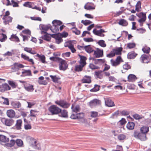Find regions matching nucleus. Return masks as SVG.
<instances>
[{
    "label": "nucleus",
    "mask_w": 151,
    "mask_h": 151,
    "mask_svg": "<svg viewBox=\"0 0 151 151\" xmlns=\"http://www.w3.org/2000/svg\"><path fill=\"white\" fill-rule=\"evenodd\" d=\"M78 55L80 58L78 61L80 64L76 65L74 70L76 72H80L82 70L83 67L85 66V56L80 55Z\"/></svg>",
    "instance_id": "nucleus-1"
},
{
    "label": "nucleus",
    "mask_w": 151,
    "mask_h": 151,
    "mask_svg": "<svg viewBox=\"0 0 151 151\" xmlns=\"http://www.w3.org/2000/svg\"><path fill=\"white\" fill-rule=\"evenodd\" d=\"M52 27L51 29V31L54 33H56L59 31V27L62 24V22L60 21L54 20L52 22Z\"/></svg>",
    "instance_id": "nucleus-2"
},
{
    "label": "nucleus",
    "mask_w": 151,
    "mask_h": 151,
    "mask_svg": "<svg viewBox=\"0 0 151 151\" xmlns=\"http://www.w3.org/2000/svg\"><path fill=\"white\" fill-rule=\"evenodd\" d=\"M10 14L9 12V11H7L3 16L2 19L3 20V22L5 25L9 24V23L12 22L13 18L9 16Z\"/></svg>",
    "instance_id": "nucleus-3"
},
{
    "label": "nucleus",
    "mask_w": 151,
    "mask_h": 151,
    "mask_svg": "<svg viewBox=\"0 0 151 151\" xmlns=\"http://www.w3.org/2000/svg\"><path fill=\"white\" fill-rule=\"evenodd\" d=\"M134 136L135 138L138 139L142 141H145L147 139L145 134L135 131L134 133Z\"/></svg>",
    "instance_id": "nucleus-4"
},
{
    "label": "nucleus",
    "mask_w": 151,
    "mask_h": 151,
    "mask_svg": "<svg viewBox=\"0 0 151 151\" xmlns=\"http://www.w3.org/2000/svg\"><path fill=\"white\" fill-rule=\"evenodd\" d=\"M48 110L52 115L58 114L61 111V109L55 105L50 106Z\"/></svg>",
    "instance_id": "nucleus-5"
},
{
    "label": "nucleus",
    "mask_w": 151,
    "mask_h": 151,
    "mask_svg": "<svg viewBox=\"0 0 151 151\" xmlns=\"http://www.w3.org/2000/svg\"><path fill=\"white\" fill-rule=\"evenodd\" d=\"M137 16L140 18L138 21L140 23V25L142 26L143 23L145 21L146 19V14L143 12H140L138 14H136Z\"/></svg>",
    "instance_id": "nucleus-6"
},
{
    "label": "nucleus",
    "mask_w": 151,
    "mask_h": 151,
    "mask_svg": "<svg viewBox=\"0 0 151 151\" xmlns=\"http://www.w3.org/2000/svg\"><path fill=\"white\" fill-rule=\"evenodd\" d=\"M55 103L60 107L64 108H68L70 105L69 103L64 100H61L60 101H56Z\"/></svg>",
    "instance_id": "nucleus-7"
},
{
    "label": "nucleus",
    "mask_w": 151,
    "mask_h": 151,
    "mask_svg": "<svg viewBox=\"0 0 151 151\" xmlns=\"http://www.w3.org/2000/svg\"><path fill=\"white\" fill-rule=\"evenodd\" d=\"M1 121L4 124L9 127L11 126L14 123V120L13 119L5 118H2Z\"/></svg>",
    "instance_id": "nucleus-8"
},
{
    "label": "nucleus",
    "mask_w": 151,
    "mask_h": 151,
    "mask_svg": "<svg viewBox=\"0 0 151 151\" xmlns=\"http://www.w3.org/2000/svg\"><path fill=\"white\" fill-rule=\"evenodd\" d=\"M59 68L60 70H65L68 67V65L66 61L64 60H63L61 58V60H59Z\"/></svg>",
    "instance_id": "nucleus-9"
},
{
    "label": "nucleus",
    "mask_w": 151,
    "mask_h": 151,
    "mask_svg": "<svg viewBox=\"0 0 151 151\" xmlns=\"http://www.w3.org/2000/svg\"><path fill=\"white\" fill-rule=\"evenodd\" d=\"M24 65L22 64L18 63H14L12 67L11 68L12 71L15 72L18 71L20 68H23L24 67Z\"/></svg>",
    "instance_id": "nucleus-10"
},
{
    "label": "nucleus",
    "mask_w": 151,
    "mask_h": 151,
    "mask_svg": "<svg viewBox=\"0 0 151 151\" xmlns=\"http://www.w3.org/2000/svg\"><path fill=\"white\" fill-rule=\"evenodd\" d=\"M94 56L96 58L102 57L103 56V50H101L99 48L97 49L96 50L94 51Z\"/></svg>",
    "instance_id": "nucleus-11"
},
{
    "label": "nucleus",
    "mask_w": 151,
    "mask_h": 151,
    "mask_svg": "<svg viewBox=\"0 0 151 151\" xmlns=\"http://www.w3.org/2000/svg\"><path fill=\"white\" fill-rule=\"evenodd\" d=\"M11 87L6 83L0 85V91L4 92L10 90Z\"/></svg>",
    "instance_id": "nucleus-12"
},
{
    "label": "nucleus",
    "mask_w": 151,
    "mask_h": 151,
    "mask_svg": "<svg viewBox=\"0 0 151 151\" xmlns=\"http://www.w3.org/2000/svg\"><path fill=\"white\" fill-rule=\"evenodd\" d=\"M100 101L97 99H94L90 101L89 103V105L92 108L94 106L99 105L100 103Z\"/></svg>",
    "instance_id": "nucleus-13"
},
{
    "label": "nucleus",
    "mask_w": 151,
    "mask_h": 151,
    "mask_svg": "<svg viewBox=\"0 0 151 151\" xmlns=\"http://www.w3.org/2000/svg\"><path fill=\"white\" fill-rule=\"evenodd\" d=\"M104 32H105V31L103 29H101L99 30H97L96 29H95L93 30V32L94 34L100 37L104 36V35L103 34Z\"/></svg>",
    "instance_id": "nucleus-14"
},
{
    "label": "nucleus",
    "mask_w": 151,
    "mask_h": 151,
    "mask_svg": "<svg viewBox=\"0 0 151 151\" xmlns=\"http://www.w3.org/2000/svg\"><path fill=\"white\" fill-rule=\"evenodd\" d=\"M105 105L108 107H112L114 106V104L110 98H104Z\"/></svg>",
    "instance_id": "nucleus-15"
},
{
    "label": "nucleus",
    "mask_w": 151,
    "mask_h": 151,
    "mask_svg": "<svg viewBox=\"0 0 151 151\" xmlns=\"http://www.w3.org/2000/svg\"><path fill=\"white\" fill-rule=\"evenodd\" d=\"M22 32L24 34L26 35H23V38H29L30 37L31 38H34L31 36V31L28 29H25L24 30H23Z\"/></svg>",
    "instance_id": "nucleus-16"
},
{
    "label": "nucleus",
    "mask_w": 151,
    "mask_h": 151,
    "mask_svg": "<svg viewBox=\"0 0 151 151\" xmlns=\"http://www.w3.org/2000/svg\"><path fill=\"white\" fill-rule=\"evenodd\" d=\"M22 124V121L21 119H19L17 121L15 126L13 127L17 130H20L21 129V127Z\"/></svg>",
    "instance_id": "nucleus-17"
},
{
    "label": "nucleus",
    "mask_w": 151,
    "mask_h": 151,
    "mask_svg": "<svg viewBox=\"0 0 151 151\" xmlns=\"http://www.w3.org/2000/svg\"><path fill=\"white\" fill-rule=\"evenodd\" d=\"M68 33L65 31L63 32L62 33H58L55 34V37L57 38L66 37L68 35Z\"/></svg>",
    "instance_id": "nucleus-18"
},
{
    "label": "nucleus",
    "mask_w": 151,
    "mask_h": 151,
    "mask_svg": "<svg viewBox=\"0 0 151 151\" xmlns=\"http://www.w3.org/2000/svg\"><path fill=\"white\" fill-rule=\"evenodd\" d=\"M93 60L94 61V63L95 64L97 65L100 66L102 64L104 63L105 61V60L104 59H93Z\"/></svg>",
    "instance_id": "nucleus-19"
},
{
    "label": "nucleus",
    "mask_w": 151,
    "mask_h": 151,
    "mask_svg": "<svg viewBox=\"0 0 151 151\" xmlns=\"http://www.w3.org/2000/svg\"><path fill=\"white\" fill-rule=\"evenodd\" d=\"M28 140L30 145L33 147L37 143V141L35 139L32 137H29L28 138Z\"/></svg>",
    "instance_id": "nucleus-20"
},
{
    "label": "nucleus",
    "mask_w": 151,
    "mask_h": 151,
    "mask_svg": "<svg viewBox=\"0 0 151 151\" xmlns=\"http://www.w3.org/2000/svg\"><path fill=\"white\" fill-rule=\"evenodd\" d=\"M6 114L8 117L12 118L15 116V113L13 110L10 109L7 111Z\"/></svg>",
    "instance_id": "nucleus-21"
},
{
    "label": "nucleus",
    "mask_w": 151,
    "mask_h": 151,
    "mask_svg": "<svg viewBox=\"0 0 151 151\" xmlns=\"http://www.w3.org/2000/svg\"><path fill=\"white\" fill-rule=\"evenodd\" d=\"M58 114L59 116L60 117L64 118H67L68 117V112L65 110L62 111L61 110V111Z\"/></svg>",
    "instance_id": "nucleus-22"
},
{
    "label": "nucleus",
    "mask_w": 151,
    "mask_h": 151,
    "mask_svg": "<svg viewBox=\"0 0 151 151\" xmlns=\"http://www.w3.org/2000/svg\"><path fill=\"white\" fill-rule=\"evenodd\" d=\"M24 88L26 91L29 92H32L34 90L33 86L29 84L24 85Z\"/></svg>",
    "instance_id": "nucleus-23"
},
{
    "label": "nucleus",
    "mask_w": 151,
    "mask_h": 151,
    "mask_svg": "<svg viewBox=\"0 0 151 151\" xmlns=\"http://www.w3.org/2000/svg\"><path fill=\"white\" fill-rule=\"evenodd\" d=\"M137 78L136 76L134 74H130L128 76V80L129 82H134L135 81Z\"/></svg>",
    "instance_id": "nucleus-24"
},
{
    "label": "nucleus",
    "mask_w": 151,
    "mask_h": 151,
    "mask_svg": "<svg viewBox=\"0 0 151 151\" xmlns=\"http://www.w3.org/2000/svg\"><path fill=\"white\" fill-rule=\"evenodd\" d=\"M118 24L122 26H126L128 25V24L127 21L124 19H120L118 22Z\"/></svg>",
    "instance_id": "nucleus-25"
},
{
    "label": "nucleus",
    "mask_w": 151,
    "mask_h": 151,
    "mask_svg": "<svg viewBox=\"0 0 151 151\" xmlns=\"http://www.w3.org/2000/svg\"><path fill=\"white\" fill-rule=\"evenodd\" d=\"M95 6L93 3H91L90 4H86V9L91 10L95 9Z\"/></svg>",
    "instance_id": "nucleus-26"
},
{
    "label": "nucleus",
    "mask_w": 151,
    "mask_h": 151,
    "mask_svg": "<svg viewBox=\"0 0 151 151\" xmlns=\"http://www.w3.org/2000/svg\"><path fill=\"white\" fill-rule=\"evenodd\" d=\"M71 109L73 111L76 113L80 111L81 109L79 106L77 105L76 106H74L73 104L72 105Z\"/></svg>",
    "instance_id": "nucleus-27"
},
{
    "label": "nucleus",
    "mask_w": 151,
    "mask_h": 151,
    "mask_svg": "<svg viewBox=\"0 0 151 151\" xmlns=\"http://www.w3.org/2000/svg\"><path fill=\"white\" fill-rule=\"evenodd\" d=\"M135 126V124L132 122H129L127 125V129L129 130L134 129Z\"/></svg>",
    "instance_id": "nucleus-28"
},
{
    "label": "nucleus",
    "mask_w": 151,
    "mask_h": 151,
    "mask_svg": "<svg viewBox=\"0 0 151 151\" xmlns=\"http://www.w3.org/2000/svg\"><path fill=\"white\" fill-rule=\"evenodd\" d=\"M9 141V139L6 136L2 135H0V141L6 142Z\"/></svg>",
    "instance_id": "nucleus-29"
},
{
    "label": "nucleus",
    "mask_w": 151,
    "mask_h": 151,
    "mask_svg": "<svg viewBox=\"0 0 151 151\" xmlns=\"http://www.w3.org/2000/svg\"><path fill=\"white\" fill-rule=\"evenodd\" d=\"M122 48L121 47H118L116 49H115L113 50V51L114 53V55H119L121 54V51H122Z\"/></svg>",
    "instance_id": "nucleus-30"
},
{
    "label": "nucleus",
    "mask_w": 151,
    "mask_h": 151,
    "mask_svg": "<svg viewBox=\"0 0 151 151\" xmlns=\"http://www.w3.org/2000/svg\"><path fill=\"white\" fill-rule=\"evenodd\" d=\"M148 58V56L147 55L144 54L141 56L140 59L142 63H147L149 62V60H147V61H145V60Z\"/></svg>",
    "instance_id": "nucleus-31"
},
{
    "label": "nucleus",
    "mask_w": 151,
    "mask_h": 151,
    "mask_svg": "<svg viewBox=\"0 0 151 151\" xmlns=\"http://www.w3.org/2000/svg\"><path fill=\"white\" fill-rule=\"evenodd\" d=\"M137 55V54L134 52H130L128 54L127 58L129 59H134L136 57Z\"/></svg>",
    "instance_id": "nucleus-32"
},
{
    "label": "nucleus",
    "mask_w": 151,
    "mask_h": 151,
    "mask_svg": "<svg viewBox=\"0 0 151 151\" xmlns=\"http://www.w3.org/2000/svg\"><path fill=\"white\" fill-rule=\"evenodd\" d=\"M102 72V71L99 70L96 71L94 72V75L95 76H96V78H99L100 79L102 78L103 76L101 74V73Z\"/></svg>",
    "instance_id": "nucleus-33"
},
{
    "label": "nucleus",
    "mask_w": 151,
    "mask_h": 151,
    "mask_svg": "<svg viewBox=\"0 0 151 151\" xmlns=\"http://www.w3.org/2000/svg\"><path fill=\"white\" fill-rule=\"evenodd\" d=\"M141 2L140 1H138L135 6V10L137 12H140L141 11Z\"/></svg>",
    "instance_id": "nucleus-34"
},
{
    "label": "nucleus",
    "mask_w": 151,
    "mask_h": 151,
    "mask_svg": "<svg viewBox=\"0 0 151 151\" xmlns=\"http://www.w3.org/2000/svg\"><path fill=\"white\" fill-rule=\"evenodd\" d=\"M94 50L90 45H86V51L89 53L94 51Z\"/></svg>",
    "instance_id": "nucleus-35"
},
{
    "label": "nucleus",
    "mask_w": 151,
    "mask_h": 151,
    "mask_svg": "<svg viewBox=\"0 0 151 151\" xmlns=\"http://www.w3.org/2000/svg\"><path fill=\"white\" fill-rule=\"evenodd\" d=\"M76 42L75 40H69L65 43L64 46L65 47H69L70 45L76 43Z\"/></svg>",
    "instance_id": "nucleus-36"
},
{
    "label": "nucleus",
    "mask_w": 151,
    "mask_h": 151,
    "mask_svg": "<svg viewBox=\"0 0 151 151\" xmlns=\"http://www.w3.org/2000/svg\"><path fill=\"white\" fill-rule=\"evenodd\" d=\"M141 133L146 134L149 131V127H142L140 129Z\"/></svg>",
    "instance_id": "nucleus-37"
},
{
    "label": "nucleus",
    "mask_w": 151,
    "mask_h": 151,
    "mask_svg": "<svg viewBox=\"0 0 151 151\" xmlns=\"http://www.w3.org/2000/svg\"><path fill=\"white\" fill-rule=\"evenodd\" d=\"M24 51L32 54H35L36 53V52L35 51L32 50L31 48L26 47L24 48Z\"/></svg>",
    "instance_id": "nucleus-38"
},
{
    "label": "nucleus",
    "mask_w": 151,
    "mask_h": 151,
    "mask_svg": "<svg viewBox=\"0 0 151 151\" xmlns=\"http://www.w3.org/2000/svg\"><path fill=\"white\" fill-rule=\"evenodd\" d=\"M23 71L22 72V74L24 75V76H32L31 71L30 70H23Z\"/></svg>",
    "instance_id": "nucleus-39"
},
{
    "label": "nucleus",
    "mask_w": 151,
    "mask_h": 151,
    "mask_svg": "<svg viewBox=\"0 0 151 151\" xmlns=\"http://www.w3.org/2000/svg\"><path fill=\"white\" fill-rule=\"evenodd\" d=\"M89 68L92 69H98L100 68V67L97 65H94L93 64L90 63L89 65Z\"/></svg>",
    "instance_id": "nucleus-40"
},
{
    "label": "nucleus",
    "mask_w": 151,
    "mask_h": 151,
    "mask_svg": "<svg viewBox=\"0 0 151 151\" xmlns=\"http://www.w3.org/2000/svg\"><path fill=\"white\" fill-rule=\"evenodd\" d=\"M100 87L99 86L96 84L94 85V87L91 89L90 91L92 92L97 91L99 90Z\"/></svg>",
    "instance_id": "nucleus-41"
},
{
    "label": "nucleus",
    "mask_w": 151,
    "mask_h": 151,
    "mask_svg": "<svg viewBox=\"0 0 151 151\" xmlns=\"http://www.w3.org/2000/svg\"><path fill=\"white\" fill-rule=\"evenodd\" d=\"M50 77L52 79V81L54 82L55 83L57 82L58 81V80L60 79V78L57 77L56 76H53L52 75H50Z\"/></svg>",
    "instance_id": "nucleus-42"
},
{
    "label": "nucleus",
    "mask_w": 151,
    "mask_h": 151,
    "mask_svg": "<svg viewBox=\"0 0 151 151\" xmlns=\"http://www.w3.org/2000/svg\"><path fill=\"white\" fill-rule=\"evenodd\" d=\"M42 33L44 34V38H50V35L53 38H55V34L50 35L47 33L45 32L42 31Z\"/></svg>",
    "instance_id": "nucleus-43"
},
{
    "label": "nucleus",
    "mask_w": 151,
    "mask_h": 151,
    "mask_svg": "<svg viewBox=\"0 0 151 151\" xmlns=\"http://www.w3.org/2000/svg\"><path fill=\"white\" fill-rule=\"evenodd\" d=\"M52 26L50 24H48L46 25L43 26L42 27V29L45 31H47L48 29H50L51 30V29Z\"/></svg>",
    "instance_id": "nucleus-44"
},
{
    "label": "nucleus",
    "mask_w": 151,
    "mask_h": 151,
    "mask_svg": "<svg viewBox=\"0 0 151 151\" xmlns=\"http://www.w3.org/2000/svg\"><path fill=\"white\" fill-rule=\"evenodd\" d=\"M15 143H16V142L14 140L12 139L10 140V143L6 144V145L7 147H11L13 146Z\"/></svg>",
    "instance_id": "nucleus-45"
},
{
    "label": "nucleus",
    "mask_w": 151,
    "mask_h": 151,
    "mask_svg": "<svg viewBox=\"0 0 151 151\" xmlns=\"http://www.w3.org/2000/svg\"><path fill=\"white\" fill-rule=\"evenodd\" d=\"M98 43L99 45L103 47H105L106 46L104 41L103 40H99Z\"/></svg>",
    "instance_id": "nucleus-46"
},
{
    "label": "nucleus",
    "mask_w": 151,
    "mask_h": 151,
    "mask_svg": "<svg viewBox=\"0 0 151 151\" xmlns=\"http://www.w3.org/2000/svg\"><path fill=\"white\" fill-rule=\"evenodd\" d=\"M8 83L13 88H15L17 86V84L13 81H8Z\"/></svg>",
    "instance_id": "nucleus-47"
},
{
    "label": "nucleus",
    "mask_w": 151,
    "mask_h": 151,
    "mask_svg": "<svg viewBox=\"0 0 151 151\" xmlns=\"http://www.w3.org/2000/svg\"><path fill=\"white\" fill-rule=\"evenodd\" d=\"M126 136L124 134H120L118 136V139L120 141L123 140L126 138Z\"/></svg>",
    "instance_id": "nucleus-48"
},
{
    "label": "nucleus",
    "mask_w": 151,
    "mask_h": 151,
    "mask_svg": "<svg viewBox=\"0 0 151 151\" xmlns=\"http://www.w3.org/2000/svg\"><path fill=\"white\" fill-rule=\"evenodd\" d=\"M11 5H12L14 7H19V6L18 3L15 1L14 0H11Z\"/></svg>",
    "instance_id": "nucleus-49"
},
{
    "label": "nucleus",
    "mask_w": 151,
    "mask_h": 151,
    "mask_svg": "<svg viewBox=\"0 0 151 151\" xmlns=\"http://www.w3.org/2000/svg\"><path fill=\"white\" fill-rule=\"evenodd\" d=\"M133 117L136 120L140 119L144 117L143 116H140L139 115L137 114L133 115Z\"/></svg>",
    "instance_id": "nucleus-50"
},
{
    "label": "nucleus",
    "mask_w": 151,
    "mask_h": 151,
    "mask_svg": "<svg viewBox=\"0 0 151 151\" xmlns=\"http://www.w3.org/2000/svg\"><path fill=\"white\" fill-rule=\"evenodd\" d=\"M142 50L144 53L147 54L150 52V48L149 47H146L142 48Z\"/></svg>",
    "instance_id": "nucleus-51"
},
{
    "label": "nucleus",
    "mask_w": 151,
    "mask_h": 151,
    "mask_svg": "<svg viewBox=\"0 0 151 151\" xmlns=\"http://www.w3.org/2000/svg\"><path fill=\"white\" fill-rule=\"evenodd\" d=\"M16 143L19 147H21L23 144V142L21 139H17L16 141Z\"/></svg>",
    "instance_id": "nucleus-52"
},
{
    "label": "nucleus",
    "mask_w": 151,
    "mask_h": 151,
    "mask_svg": "<svg viewBox=\"0 0 151 151\" xmlns=\"http://www.w3.org/2000/svg\"><path fill=\"white\" fill-rule=\"evenodd\" d=\"M123 67L124 69L127 70L131 68V66L128 64V63H126L123 65Z\"/></svg>",
    "instance_id": "nucleus-53"
},
{
    "label": "nucleus",
    "mask_w": 151,
    "mask_h": 151,
    "mask_svg": "<svg viewBox=\"0 0 151 151\" xmlns=\"http://www.w3.org/2000/svg\"><path fill=\"white\" fill-rule=\"evenodd\" d=\"M135 46V44L134 43H129L127 44V47L129 49L134 48Z\"/></svg>",
    "instance_id": "nucleus-54"
},
{
    "label": "nucleus",
    "mask_w": 151,
    "mask_h": 151,
    "mask_svg": "<svg viewBox=\"0 0 151 151\" xmlns=\"http://www.w3.org/2000/svg\"><path fill=\"white\" fill-rule=\"evenodd\" d=\"M78 119H82L84 121V119H83L84 117V113H80L79 114H78Z\"/></svg>",
    "instance_id": "nucleus-55"
},
{
    "label": "nucleus",
    "mask_w": 151,
    "mask_h": 151,
    "mask_svg": "<svg viewBox=\"0 0 151 151\" xmlns=\"http://www.w3.org/2000/svg\"><path fill=\"white\" fill-rule=\"evenodd\" d=\"M23 6L25 7L31 8L32 7V4L30 2H27L24 3Z\"/></svg>",
    "instance_id": "nucleus-56"
},
{
    "label": "nucleus",
    "mask_w": 151,
    "mask_h": 151,
    "mask_svg": "<svg viewBox=\"0 0 151 151\" xmlns=\"http://www.w3.org/2000/svg\"><path fill=\"white\" fill-rule=\"evenodd\" d=\"M116 62L119 65L121 62H123L122 59L120 56H118L115 60Z\"/></svg>",
    "instance_id": "nucleus-57"
},
{
    "label": "nucleus",
    "mask_w": 151,
    "mask_h": 151,
    "mask_svg": "<svg viewBox=\"0 0 151 151\" xmlns=\"http://www.w3.org/2000/svg\"><path fill=\"white\" fill-rule=\"evenodd\" d=\"M110 61L111 64L112 66H116L119 65L115 60H114L113 59H111Z\"/></svg>",
    "instance_id": "nucleus-58"
},
{
    "label": "nucleus",
    "mask_w": 151,
    "mask_h": 151,
    "mask_svg": "<svg viewBox=\"0 0 151 151\" xmlns=\"http://www.w3.org/2000/svg\"><path fill=\"white\" fill-rule=\"evenodd\" d=\"M122 35H124L125 37H128V38H131L133 37L131 35L128 34L127 31H123V33Z\"/></svg>",
    "instance_id": "nucleus-59"
},
{
    "label": "nucleus",
    "mask_w": 151,
    "mask_h": 151,
    "mask_svg": "<svg viewBox=\"0 0 151 151\" xmlns=\"http://www.w3.org/2000/svg\"><path fill=\"white\" fill-rule=\"evenodd\" d=\"M37 111L35 110H31L30 111V115L31 116L33 117H36V114L35 113Z\"/></svg>",
    "instance_id": "nucleus-60"
},
{
    "label": "nucleus",
    "mask_w": 151,
    "mask_h": 151,
    "mask_svg": "<svg viewBox=\"0 0 151 151\" xmlns=\"http://www.w3.org/2000/svg\"><path fill=\"white\" fill-rule=\"evenodd\" d=\"M122 115H128L129 114V112L126 110H123L120 112Z\"/></svg>",
    "instance_id": "nucleus-61"
},
{
    "label": "nucleus",
    "mask_w": 151,
    "mask_h": 151,
    "mask_svg": "<svg viewBox=\"0 0 151 151\" xmlns=\"http://www.w3.org/2000/svg\"><path fill=\"white\" fill-rule=\"evenodd\" d=\"M91 77L86 76V83H90L91 82Z\"/></svg>",
    "instance_id": "nucleus-62"
},
{
    "label": "nucleus",
    "mask_w": 151,
    "mask_h": 151,
    "mask_svg": "<svg viewBox=\"0 0 151 151\" xmlns=\"http://www.w3.org/2000/svg\"><path fill=\"white\" fill-rule=\"evenodd\" d=\"M69 48L71 50L72 52L73 53H74L76 51V50L74 47L73 45H70L69 46Z\"/></svg>",
    "instance_id": "nucleus-63"
},
{
    "label": "nucleus",
    "mask_w": 151,
    "mask_h": 151,
    "mask_svg": "<svg viewBox=\"0 0 151 151\" xmlns=\"http://www.w3.org/2000/svg\"><path fill=\"white\" fill-rule=\"evenodd\" d=\"M144 124H150L151 123V119L147 118L145 119L144 120Z\"/></svg>",
    "instance_id": "nucleus-64"
}]
</instances>
